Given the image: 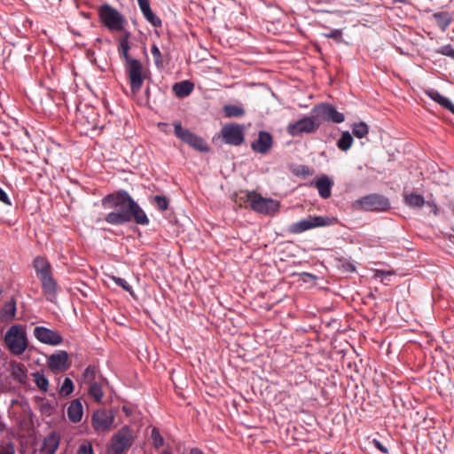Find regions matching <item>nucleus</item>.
Here are the masks:
<instances>
[{
	"label": "nucleus",
	"mask_w": 454,
	"mask_h": 454,
	"mask_svg": "<svg viewBox=\"0 0 454 454\" xmlns=\"http://www.w3.org/2000/svg\"><path fill=\"white\" fill-rule=\"evenodd\" d=\"M4 342L9 350L20 356L27 347V339L25 330L20 325H12L4 335Z\"/></svg>",
	"instance_id": "3"
},
{
	"label": "nucleus",
	"mask_w": 454,
	"mask_h": 454,
	"mask_svg": "<svg viewBox=\"0 0 454 454\" xmlns=\"http://www.w3.org/2000/svg\"><path fill=\"white\" fill-rule=\"evenodd\" d=\"M125 71L129 80L131 92L138 93L146 77L142 63L137 59H129V62L125 63Z\"/></svg>",
	"instance_id": "6"
},
{
	"label": "nucleus",
	"mask_w": 454,
	"mask_h": 454,
	"mask_svg": "<svg viewBox=\"0 0 454 454\" xmlns=\"http://www.w3.org/2000/svg\"><path fill=\"white\" fill-rule=\"evenodd\" d=\"M89 395L96 402H100L104 395V392H103L101 384H99L98 382L91 383L89 387Z\"/></svg>",
	"instance_id": "33"
},
{
	"label": "nucleus",
	"mask_w": 454,
	"mask_h": 454,
	"mask_svg": "<svg viewBox=\"0 0 454 454\" xmlns=\"http://www.w3.org/2000/svg\"><path fill=\"white\" fill-rule=\"evenodd\" d=\"M34 381L36 385V387L43 392H47L49 388V380L43 374L38 372L33 373Z\"/></svg>",
	"instance_id": "31"
},
{
	"label": "nucleus",
	"mask_w": 454,
	"mask_h": 454,
	"mask_svg": "<svg viewBox=\"0 0 454 454\" xmlns=\"http://www.w3.org/2000/svg\"><path fill=\"white\" fill-rule=\"evenodd\" d=\"M73 391H74V383H73L72 380L69 378H65V380L61 385L60 390H59L60 395L67 396V395H69Z\"/></svg>",
	"instance_id": "37"
},
{
	"label": "nucleus",
	"mask_w": 454,
	"mask_h": 454,
	"mask_svg": "<svg viewBox=\"0 0 454 454\" xmlns=\"http://www.w3.org/2000/svg\"><path fill=\"white\" fill-rule=\"evenodd\" d=\"M331 223L332 221L328 217L321 215H309L307 218L291 223L288 226L287 231L292 234H300L314 228L328 226Z\"/></svg>",
	"instance_id": "7"
},
{
	"label": "nucleus",
	"mask_w": 454,
	"mask_h": 454,
	"mask_svg": "<svg viewBox=\"0 0 454 454\" xmlns=\"http://www.w3.org/2000/svg\"><path fill=\"white\" fill-rule=\"evenodd\" d=\"M114 422V415L106 410H98L91 417V424L96 432H108Z\"/></svg>",
	"instance_id": "12"
},
{
	"label": "nucleus",
	"mask_w": 454,
	"mask_h": 454,
	"mask_svg": "<svg viewBox=\"0 0 454 454\" xmlns=\"http://www.w3.org/2000/svg\"><path fill=\"white\" fill-rule=\"evenodd\" d=\"M11 373L13 379L20 383L25 382L27 379V372L25 370L24 365L21 364H12Z\"/></svg>",
	"instance_id": "29"
},
{
	"label": "nucleus",
	"mask_w": 454,
	"mask_h": 454,
	"mask_svg": "<svg viewBox=\"0 0 454 454\" xmlns=\"http://www.w3.org/2000/svg\"><path fill=\"white\" fill-rule=\"evenodd\" d=\"M151 439L153 445L155 449H160L165 443L164 438L160 434V431L157 427H153L151 431Z\"/></svg>",
	"instance_id": "36"
},
{
	"label": "nucleus",
	"mask_w": 454,
	"mask_h": 454,
	"mask_svg": "<svg viewBox=\"0 0 454 454\" xmlns=\"http://www.w3.org/2000/svg\"><path fill=\"white\" fill-rule=\"evenodd\" d=\"M155 206L160 211H165L168 207V200L165 196L156 195L153 197Z\"/></svg>",
	"instance_id": "39"
},
{
	"label": "nucleus",
	"mask_w": 454,
	"mask_h": 454,
	"mask_svg": "<svg viewBox=\"0 0 454 454\" xmlns=\"http://www.w3.org/2000/svg\"><path fill=\"white\" fill-rule=\"evenodd\" d=\"M390 275H391V272H389V271H384V270H378L376 271V274H375V276H376V277H379V278H380H380H383V277H387V276H390Z\"/></svg>",
	"instance_id": "47"
},
{
	"label": "nucleus",
	"mask_w": 454,
	"mask_h": 454,
	"mask_svg": "<svg viewBox=\"0 0 454 454\" xmlns=\"http://www.w3.org/2000/svg\"><path fill=\"white\" fill-rule=\"evenodd\" d=\"M129 35H126L119 41V53L121 57L124 59L125 63L129 62V59H134L129 54Z\"/></svg>",
	"instance_id": "28"
},
{
	"label": "nucleus",
	"mask_w": 454,
	"mask_h": 454,
	"mask_svg": "<svg viewBox=\"0 0 454 454\" xmlns=\"http://www.w3.org/2000/svg\"><path fill=\"white\" fill-rule=\"evenodd\" d=\"M48 366L52 371H65L68 367V354L66 351H59L48 358Z\"/></svg>",
	"instance_id": "16"
},
{
	"label": "nucleus",
	"mask_w": 454,
	"mask_h": 454,
	"mask_svg": "<svg viewBox=\"0 0 454 454\" xmlns=\"http://www.w3.org/2000/svg\"><path fill=\"white\" fill-rule=\"evenodd\" d=\"M134 438L133 430L128 426L122 427L112 438L109 454L124 453L133 444Z\"/></svg>",
	"instance_id": "5"
},
{
	"label": "nucleus",
	"mask_w": 454,
	"mask_h": 454,
	"mask_svg": "<svg viewBox=\"0 0 454 454\" xmlns=\"http://www.w3.org/2000/svg\"><path fill=\"white\" fill-rule=\"evenodd\" d=\"M404 202L411 207H422L426 203L424 197L415 192L405 193Z\"/></svg>",
	"instance_id": "27"
},
{
	"label": "nucleus",
	"mask_w": 454,
	"mask_h": 454,
	"mask_svg": "<svg viewBox=\"0 0 454 454\" xmlns=\"http://www.w3.org/2000/svg\"><path fill=\"white\" fill-rule=\"evenodd\" d=\"M427 95L443 108L449 110L454 114V104L448 98L442 96L435 90H430L427 91Z\"/></svg>",
	"instance_id": "23"
},
{
	"label": "nucleus",
	"mask_w": 454,
	"mask_h": 454,
	"mask_svg": "<svg viewBox=\"0 0 454 454\" xmlns=\"http://www.w3.org/2000/svg\"><path fill=\"white\" fill-rule=\"evenodd\" d=\"M33 266L38 278L42 276L51 273V266L50 262L42 256H37L34 259Z\"/></svg>",
	"instance_id": "24"
},
{
	"label": "nucleus",
	"mask_w": 454,
	"mask_h": 454,
	"mask_svg": "<svg viewBox=\"0 0 454 454\" xmlns=\"http://www.w3.org/2000/svg\"><path fill=\"white\" fill-rule=\"evenodd\" d=\"M101 204L106 209H115L105 217V221L112 225H122L132 220L139 225L149 223L145 211L125 190L106 195L101 200Z\"/></svg>",
	"instance_id": "1"
},
{
	"label": "nucleus",
	"mask_w": 454,
	"mask_h": 454,
	"mask_svg": "<svg viewBox=\"0 0 454 454\" xmlns=\"http://www.w3.org/2000/svg\"><path fill=\"white\" fill-rule=\"evenodd\" d=\"M435 52L454 59V48L450 44L444 45L435 50Z\"/></svg>",
	"instance_id": "41"
},
{
	"label": "nucleus",
	"mask_w": 454,
	"mask_h": 454,
	"mask_svg": "<svg viewBox=\"0 0 454 454\" xmlns=\"http://www.w3.org/2000/svg\"><path fill=\"white\" fill-rule=\"evenodd\" d=\"M221 134L226 144L239 146L244 142V134L239 124L225 125L222 128Z\"/></svg>",
	"instance_id": "14"
},
{
	"label": "nucleus",
	"mask_w": 454,
	"mask_h": 454,
	"mask_svg": "<svg viewBox=\"0 0 454 454\" xmlns=\"http://www.w3.org/2000/svg\"><path fill=\"white\" fill-rule=\"evenodd\" d=\"M42 284V288L43 293L48 297H54L57 293V282L53 278L52 274L50 273L45 276H42L38 278ZM49 300H51V298H48Z\"/></svg>",
	"instance_id": "21"
},
{
	"label": "nucleus",
	"mask_w": 454,
	"mask_h": 454,
	"mask_svg": "<svg viewBox=\"0 0 454 454\" xmlns=\"http://www.w3.org/2000/svg\"><path fill=\"white\" fill-rule=\"evenodd\" d=\"M319 128V123L312 114L309 117H303L293 123H289L286 131L293 137L299 136L302 133H314Z\"/></svg>",
	"instance_id": "11"
},
{
	"label": "nucleus",
	"mask_w": 454,
	"mask_h": 454,
	"mask_svg": "<svg viewBox=\"0 0 454 454\" xmlns=\"http://www.w3.org/2000/svg\"><path fill=\"white\" fill-rule=\"evenodd\" d=\"M172 89L177 98H183L189 96L192 92L194 84L192 82L185 80L176 82Z\"/></svg>",
	"instance_id": "22"
},
{
	"label": "nucleus",
	"mask_w": 454,
	"mask_h": 454,
	"mask_svg": "<svg viewBox=\"0 0 454 454\" xmlns=\"http://www.w3.org/2000/svg\"><path fill=\"white\" fill-rule=\"evenodd\" d=\"M223 112L227 117H241L245 114V110L236 105L225 106Z\"/></svg>",
	"instance_id": "34"
},
{
	"label": "nucleus",
	"mask_w": 454,
	"mask_h": 454,
	"mask_svg": "<svg viewBox=\"0 0 454 454\" xmlns=\"http://www.w3.org/2000/svg\"><path fill=\"white\" fill-rule=\"evenodd\" d=\"M433 19L442 32L448 28L453 20L451 14L448 12H435L433 14Z\"/></svg>",
	"instance_id": "26"
},
{
	"label": "nucleus",
	"mask_w": 454,
	"mask_h": 454,
	"mask_svg": "<svg viewBox=\"0 0 454 454\" xmlns=\"http://www.w3.org/2000/svg\"><path fill=\"white\" fill-rule=\"evenodd\" d=\"M245 198L247 207L257 213L269 215L278 210L279 204L278 201L263 198L254 192H247Z\"/></svg>",
	"instance_id": "4"
},
{
	"label": "nucleus",
	"mask_w": 454,
	"mask_h": 454,
	"mask_svg": "<svg viewBox=\"0 0 454 454\" xmlns=\"http://www.w3.org/2000/svg\"><path fill=\"white\" fill-rule=\"evenodd\" d=\"M139 8L145 18V20L153 27H160L161 26V20L153 12L150 7L149 0H137Z\"/></svg>",
	"instance_id": "19"
},
{
	"label": "nucleus",
	"mask_w": 454,
	"mask_h": 454,
	"mask_svg": "<svg viewBox=\"0 0 454 454\" xmlns=\"http://www.w3.org/2000/svg\"><path fill=\"white\" fill-rule=\"evenodd\" d=\"M355 205L358 206L360 209L364 211L384 212L390 208L389 200L387 197L377 193L362 197L356 200Z\"/></svg>",
	"instance_id": "8"
},
{
	"label": "nucleus",
	"mask_w": 454,
	"mask_h": 454,
	"mask_svg": "<svg viewBox=\"0 0 454 454\" xmlns=\"http://www.w3.org/2000/svg\"><path fill=\"white\" fill-rule=\"evenodd\" d=\"M151 52L153 57L155 66L158 68H162L163 67L162 56H161V53L156 44H153Z\"/></svg>",
	"instance_id": "38"
},
{
	"label": "nucleus",
	"mask_w": 454,
	"mask_h": 454,
	"mask_svg": "<svg viewBox=\"0 0 454 454\" xmlns=\"http://www.w3.org/2000/svg\"><path fill=\"white\" fill-rule=\"evenodd\" d=\"M98 369L96 365H89L82 373V379L86 383H94Z\"/></svg>",
	"instance_id": "32"
},
{
	"label": "nucleus",
	"mask_w": 454,
	"mask_h": 454,
	"mask_svg": "<svg viewBox=\"0 0 454 454\" xmlns=\"http://www.w3.org/2000/svg\"><path fill=\"white\" fill-rule=\"evenodd\" d=\"M274 140L270 133L260 130L258 137L251 143V149L260 154H267L273 147Z\"/></svg>",
	"instance_id": "15"
},
{
	"label": "nucleus",
	"mask_w": 454,
	"mask_h": 454,
	"mask_svg": "<svg viewBox=\"0 0 454 454\" xmlns=\"http://www.w3.org/2000/svg\"><path fill=\"white\" fill-rule=\"evenodd\" d=\"M352 132L356 137L363 138L365 137L369 133V127L364 121L355 123L352 128Z\"/></svg>",
	"instance_id": "35"
},
{
	"label": "nucleus",
	"mask_w": 454,
	"mask_h": 454,
	"mask_svg": "<svg viewBox=\"0 0 454 454\" xmlns=\"http://www.w3.org/2000/svg\"><path fill=\"white\" fill-rule=\"evenodd\" d=\"M353 144V137L348 131L342 132L340 138L337 142V146L341 151H348Z\"/></svg>",
	"instance_id": "30"
},
{
	"label": "nucleus",
	"mask_w": 454,
	"mask_h": 454,
	"mask_svg": "<svg viewBox=\"0 0 454 454\" xmlns=\"http://www.w3.org/2000/svg\"><path fill=\"white\" fill-rule=\"evenodd\" d=\"M113 279L116 285L122 287L125 291L129 292V294L133 293L132 287L125 279L118 277H114Z\"/></svg>",
	"instance_id": "43"
},
{
	"label": "nucleus",
	"mask_w": 454,
	"mask_h": 454,
	"mask_svg": "<svg viewBox=\"0 0 454 454\" xmlns=\"http://www.w3.org/2000/svg\"><path fill=\"white\" fill-rule=\"evenodd\" d=\"M16 315V301L14 298H11L10 301H6L0 313L2 321H12L14 319Z\"/></svg>",
	"instance_id": "25"
},
{
	"label": "nucleus",
	"mask_w": 454,
	"mask_h": 454,
	"mask_svg": "<svg viewBox=\"0 0 454 454\" xmlns=\"http://www.w3.org/2000/svg\"><path fill=\"white\" fill-rule=\"evenodd\" d=\"M173 125L175 135L184 143L189 145L191 147L200 152L208 151V145L207 143L196 134L191 132L187 129L183 128L180 121H175Z\"/></svg>",
	"instance_id": "10"
},
{
	"label": "nucleus",
	"mask_w": 454,
	"mask_h": 454,
	"mask_svg": "<svg viewBox=\"0 0 454 454\" xmlns=\"http://www.w3.org/2000/svg\"><path fill=\"white\" fill-rule=\"evenodd\" d=\"M373 445L383 453H387V449L378 440L372 441Z\"/></svg>",
	"instance_id": "46"
},
{
	"label": "nucleus",
	"mask_w": 454,
	"mask_h": 454,
	"mask_svg": "<svg viewBox=\"0 0 454 454\" xmlns=\"http://www.w3.org/2000/svg\"><path fill=\"white\" fill-rule=\"evenodd\" d=\"M34 335L40 342L51 346H57L63 342V338L59 332L44 326H36L34 329Z\"/></svg>",
	"instance_id": "13"
},
{
	"label": "nucleus",
	"mask_w": 454,
	"mask_h": 454,
	"mask_svg": "<svg viewBox=\"0 0 454 454\" xmlns=\"http://www.w3.org/2000/svg\"><path fill=\"white\" fill-rule=\"evenodd\" d=\"M451 211H452V213H453V215H454V204H453V205H452V207H451Z\"/></svg>",
	"instance_id": "50"
},
{
	"label": "nucleus",
	"mask_w": 454,
	"mask_h": 454,
	"mask_svg": "<svg viewBox=\"0 0 454 454\" xmlns=\"http://www.w3.org/2000/svg\"><path fill=\"white\" fill-rule=\"evenodd\" d=\"M68 419L73 423H78L82 420L83 415V407L80 399H74L67 409Z\"/></svg>",
	"instance_id": "20"
},
{
	"label": "nucleus",
	"mask_w": 454,
	"mask_h": 454,
	"mask_svg": "<svg viewBox=\"0 0 454 454\" xmlns=\"http://www.w3.org/2000/svg\"><path fill=\"white\" fill-rule=\"evenodd\" d=\"M0 454H15L13 444L10 442L6 445L0 446Z\"/></svg>",
	"instance_id": "44"
},
{
	"label": "nucleus",
	"mask_w": 454,
	"mask_h": 454,
	"mask_svg": "<svg viewBox=\"0 0 454 454\" xmlns=\"http://www.w3.org/2000/svg\"><path fill=\"white\" fill-rule=\"evenodd\" d=\"M190 454H204L200 450L193 448L191 450Z\"/></svg>",
	"instance_id": "48"
},
{
	"label": "nucleus",
	"mask_w": 454,
	"mask_h": 454,
	"mask_svg": "<svg viewBox=\"0 0 454 454\" xmlns=\"http://www.w3.org/2000/svg\"><path fill=\"white\" fill-rule=\"evenodd\" d=\"M59 442V435L56 432H51L43 442L40 449L41 454H55Z\"/></svg>",
	"instance_id": "18"
},
{
	"label": "nucleus",
	"mask_w": 454,
	"mask_h": 454,
	"mask_svg": "<svg viewBox=\"0 0 454 454\" xmlns=\"http://www.w3.org/2000/svg\"><path fill=\"white\" fill-rule=\"evenodd\" d=\"M0 201L4 203L5 205H11V201L6 194V192L0 187Z\"/></svg>",
	"instance_id": "45"
},
{
	"label": "nucleus",
	"mask_w": 454,
	"mask_h": 454,
	"mask_svg": "<svg viewBox=\"0 0 454 454\" xmlns=\"http://www.w3.org/2000/svg\"><path fill=\"white\" fill-rule=\"evenodd\" d=\"M100 21L112 31H121L127 24L125 17L108 4H103L98 9Z\"/></svg>",
	"instance_id": "2"
},
{
	"label": "nucleus",
	"mask_w": 454,
	"mask_h": 454,
	"mask_svg": "<svg viewBox=\"0 0 454 454\" xmlns=\"http://www.w3.org/2000/svg\"><path fill=\"white\" fill-rule=\"evenodd\" d=\"M432 207L433 213L436 215L438 214V207L435 204H429Z\"/></svg>",
	"instance_id": "49"
},
{
	"label": "nucleus",
	"mask_w": 454,
	"mask_h": 454,
	"mask_svg": "<svg viewBox=\"0 0 454 454\" xmlns=\"http://www.w3.org/2000/svg\"><path fill=\"white\" fill-rule=\"evenodd\" d=\"M333 184V181L326 175L321 176L313 183V185L317 188L318 194L323 199H328L331 196V190Z\"/></svg>",
	"instance_id": "17"
},
{
	"label": "nucleus",
	"mask_w": 454,
	"mask_h": 454,
	"mask_svg": "<svg viewBox=\"0 0 454 454\" xmlns=\"http://www.w3.org/2000/svg\"><path fill=\"white\" fill-rule=\"evenodd\" d=\"M311 113L315 115V118L319 125L323 121L341 123L345 120L344 114L342 113L338 112L333 106L327 103L316 105L312 108Z\"/></svg>",
	"instance_id": "9"
},
{
	"label": "nucleus",
	"mask_w": 454,
	"mask_h": 454,
	"mask_svg": "<svg viewBox=\"0 0 454 454\" xmlns=\"http://www.w3.org/2000/svg\"><path fill=\"white\" fill-rule=\"evenodd\" d=\"M327 38H332L337 43L342 42V32L340 29H332L329 33L324 34Z\"/></svg>",
	"instance_id": "42"
},
{
	"label": "nucleus",
	"mask_w": 454,
	"mask_h": 454,
	"mask_svg": "<svg viewBox=\"0 0 454 454\" xmlns=\"http://www.w3.org/2000/svg\"><path fill=\"white\" fill-rule=\"evenodd\" d=\"M76 454H94L91 443L90 442H83L78 447Z\"/></svg>",
	"instance_id": "40"
}]
</instances>
